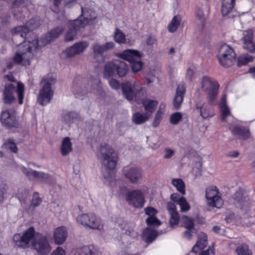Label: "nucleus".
I'll return each instance as SVG.
<instances>
[{"mask_svg":"<svg viewBox=\"0 0 255 255\" xmlns=\"http://www.w3.org/2000/svg\"><path fill=\"white\" fill-rule=\"evenodd\" d=\"M35 229L31 227L22 234H14L13 236L14 245L21 249L31 248L38 255H49L52 248L48 238L42 235L35 236Z\"/></svg>","mask_w":255,"mask_h":255,"instance_id":"f257e3e1","label":"nucleus"},{"mask_svg":"<svg viewBox=\"0 0 255 255\" xmlns=\"http://www.w3.org/2000/svg\"><path fill=\"white\" fill-rule=\"evenodd\" d=\"M104 183L107 185L113 186L116 183V180L113 176L110 175L108 177H105Z\"/></svg>","mask_w":255,"mask_h":255,"instance_id":"052dcab7","label":"nucleus"},{"mask_svg":"<svg viewBox=\"0 0 255 255\" xmlns=\"http://www.w3.org/2000/svg\"><path fill=\"white\" fill-rule=\"evenodd\" d=\"M123 93L129 101L136 98L142 89L141 84L137 81L127 82L123 84Z\"/></svg>","mask_w":255,"mask_h":255,"instance_id":"f8f14e48","label":"nucleus"},{"mask_svg":"<svg viewBox=\"0 0 255 255\" xmlns=\"http://www.w3.org/2000/svg\"><path fill=\"white\" fill-rule=\"evenodd\" d=\"M17 170L21 171L30 179H34L40 182H47L50 178L49 176L47 174L27 169L22 165H18Z\"/></svg>","mask_w":255,"mask_h":255,"instance_id":"dca6fc26","label":"nucleus"},{"mask_svg":"<svg viewBox=\"0 0 255 255\" xmlns=\"http://www.w3.org/2000/svg\"><path fill=\"white\" fill-rule=\"evenodd\" d=\"M89 218V213L81 214L79 215L77 217V222L83 226L87 227L88 219Z\"/></svg>","mask_w":255,"mask_h":255,"instance_id":"8fccbe9b","label":"nucleus"},{"mask_svg":"<svg viewBox=\"0 0 255 255\" xmlns=\"http://www.w3.org/2000/svg\"><path fill=\"white\" fill-rule=\"evenodd\" d=\"M74 22H75V20H71L68 23L69 30L65 35V40L66 41L73 40L77 34V32L82 28V27L76 28V25L75 23L73 24Z\"/></svg>","mask_w":255,"mask_h":255,"instance_id":"c756f323","label":"nucleus"},{"mask_svg":"<svg viewBox=\"0 0 255 255\" xmlns=\"http://www.w3.org/2000/svg\"><path fill=\"white\" fill-rule=\"evenodd\" d=\"M195 75L194 71L191 68H188L187 71L186 77L189 80H191Z\"/></svg>","mask_w":255,"mask_h":255,"instance_id":"338daca9","label":"nucleus"},{"mask_svg":"<svg viewBox=\"0 0 255 255\" xmlns=\"http://www.w3.org/2000/svg\"><path fill=\"white\" fill-rule=\"evenodd\" d=\"M221 112V119L223 122H226L227 117L231 116L230 110L227 105L226 96L223 95L219 104Z\"/></svg>","mask_w":255,"mask_h":255,"instance_id":"c85d7f7f","label":"nucleus"},{"mask_svg":"<svg viewBox=\"0 0 255 255\" xmlns=\"http://www.w3.org/2000/svg\"><path fill=\"white\" fill-rule=\"evenodd\" d=\"M195 107L200 111V115L203 119H208L213 117L215 113L210 106L205 104L202 101H198L196 103Z\"/></svg>","mask_w":255,"mask_h":255,"instance_id":"5701e85b","label":"nucleus"},{"mask_svg":"<svg viewBox=\"0 0 255 255\" xmlns=\"http://www.w3.org/2000/svg\"><path fill=\"white\" fill-rule=\"evenodd\" d=\"M167 210L169 214L177 213L176 205L172 202H169L167 204Z\"/></svg>","mask_w":255,"mask_h":255,"instance_id":"680f3d73","label":"nucleus"},{"mask_svg":"<svg viewBox=\"0 0 255 255\" xmlns=\"http://www.w3.org/2000/svg\"><path fill=\"white\" fill-rule=\"evenodd\" d=\"M114 64L117 74L120 77L125 76L128 71V66L125 62L120 60H115Z\"/></svg>","mask_w":255,"mask_h":255,"instance_id":"f704fd0d","label":"nucleus"},{"mask_svg":"<svg viewBox=\"0 0 255 255\" xmlns=\"http://www.w3.org/2000/svg\"><path fill=\"white\" fill-rule=\"evenodd\" d=\"M150 118V114L136 112L132 114V121L136 125H140L147 122Z\"/></svg>","mask_w":255,"mask_h":255,"instance_id":"2f4dec72","label":"nucleus"},{"mask_svg":"<svg viewBox=\"0 0 255 255\" xmlns=\"http://www.w3.org/2000/svg\"><path fill=\"white\" fill-rule=\"evenodd\" d=\"M178 204L180 206V211L182 212H186L190 209V204L184 197L181 198Z\"/></svg>","mask_w":255,"mask_h":255,"instance_id":"de8ad7c7","label":"nucleus"},{"mask_svg":"<svg viewBox=\"0 0 255 255\" xmlns=\"http://www.w3.org/2000/svg\"><path fill=\"white\" fill-rule=\"evenodd\" d=\"M0 122L2 126L10 128L18 126V120L16 111L13 109L3 110L0 115Z\"/></svg>","mask_w":255,"mask_h":255,"instance_id":"9b49d317","label":"nucleus"},{"mask_svg":"<svg viewBox=\"0 0 255 255\" xmlns=\"http://www.w3.org/2000/svg\"><path fill=\"white\" fill-rule=\"evenodd\" d=\"M89 43L86 41L76 42L67 48L63 52L67 58H71L84 52L89 47Z\"/></svg>","mask_w":255,"mask_h":255,"instance_id":"f3484780","label":"nucleus"},{"mask_svg":"<svg viewBox=\"0 0 255 255\" xmlns=\"http://www.w3.org/2000/svg\"><path fill=\"white\" fill-rule=\"evenodd\" d=\"M89 228L102 231L104 229V222L103 220L97 215H95L94 218Z\"/></svg>","mask_w":255,"mask_h":255,"instance_id":"a19ab883","label":"nucleus"},{"mask_svg":"<svg viewBox=\"0 0 255 255\" xmlns=\"http://www.w3.org/2000/svg\"><path fill=\"white\" fill-rule=\"evenodd\" d=\"M16 92L18 103L21 105L23 103L24 94V85L21 82H17L15 85L11 83L5 84L2 92V99L6 104H13L16 100L15 93Z\"/></svg>","mask_w":255,"mask_h":255,"instance_id":"20e7f679","label":"nucleus"},{"mask_svg":"<svg viewBox=\"0 0 255 255\" xmlns=\"http://www.w3.org/2000/svg\"><path fill=\"white\" fill-rule=\"evenodd\" d=\"M41 202V199L37 193H34L31 201V205L34 207L38 206Z\"/></svg>","mask_w":255,"mask_h":255,"instance_id":"13d9d810","label":"nucleus"},{"mask_svg":"<svg viewBox=\"0 0 255 255\" xmlns=\"http://www.w3.org/2000/svg\"><path fill=\"white\" fill-rule=\"evenodd\" d=\"M68 255H102V253L97 248L89 245L75 249L71 251Z\"/></svg>","mask_w":255,"mask_h":255,"instance_id":"6ab92c4d","label":"nucleus"},{"mask_svg":"<svg viewBox=\"0 0 255 255\" xmlns=\"http://www.w3.org/2000/svg\"><path fill=\"white\" fill-rule=\"evenodd\" d=\"M218 60L224 67H229L235 62L236 54L233 49L226 44H222L219 49Z\"/></svg>","mask_w":255,"mask_h":255,"instance_id":"1a4fd4ad","label":"nucleus"},{"mask_svg":"<svg viewBox=\"0 0 255 255\" xmlns=\"http://www.w3.org/2000/svg\"><path fill=\"white\" fill-rule=\"evenodd\" d=\"M81 15L73 22L76 25V28H83L88 25L93 24L97 17L95 11L91 8L81 7Z\"/></svg>","mask_w":255,"mask_h":255,"instance_id":"9d476101","label":"nucleus"},{"mask_svg":"<svg viewBox=\"0 0 255 255\" xmlns=\"http://www.w3.org/2000/svg\"><path fill=\"white\" fill-rule=\"evenodd\" d=\"M72 112H67L63 114L62 121L65 124L69 125L72 122L73 118Z\"/></svg>","mask_w":255,"mask_h":255,"instance_id":"603ef678","label":"nucleus"},{"mask_svg":"<svg viewBox=\"0 0 255 255\" xmlns=\"http://www.w3.org/2000/svg\"><path fill=\"white\" fill-rule=\"evenodd\" d=\"M182 17L181 15L177 14L174 16L168 24L167 29L170 33L175 32L181 25Z\"/></svg>","mask_w":255,"mask_h":255,"instance_id":"473e14b6","label":"nucleus"},{"mask_svg":"<svg viewBox=\"0 0 255 255\" xmlns=\"http://www.w3.org/2000/svg\"><path fill=\"white\" fill-rule=\"evenodd\" d=\"M142 103L146 111L145 113L150 114L151 117L158 105V101L154 100L146 99L142 100Z\"/></svg>","mask_w":255,"mask_h":255,"instance_id":"7c9ffc66","label":"nucleus"},{"mask_svg":"<svg viewBox=\"0 0 255 255\" xmlns=\"http://www.w3.org/2000/svg\"><path fill=\"white\" fill-rule=\"evenodd\" d=\"M186 88L184 84H179L176 89L175 95L173 100V105L175 108H180L184 99Z\"/></svg>","mask_w":255,"mask_h":255,"instance_id":"a878e982","label":"nucleus"},{"mask_svg":"<svg viewBox=\"0 0 255 255\" xmlns=\"http://www.w3.org/2000/svg\"><path fill=\"white\" fill-rule=\"evenodd\" d=\"M8 186L5 184L0 185V203L4 199L5 196L7 193Z\"/></svg>","mask_w":255,"mask_h":255,"instance_id":"4d7b16f0","label":"nucleus"},{"mask_svg":"<svg viewBox=\"0 0 255 255\" xmlns=\"http://www.w3.org/2000/svg\"><path fill=\"white\" fill-rule=\"evenodd\" d=\"M63 31V29L61 27L54 28L47 33L39 41H41L43 45L47 44L58 37V36L62 33Z\"/></svg>","mask_w":255,"mask_h":255,"instance_id":"cd10ccee","label":"nucleus"},{"mask_svg":"<svg viewBox=\"0 0 255 255\" xmlns=\"http://www.w3.org/2000/svg\"><path fill=\"white\" fill-rule=\"evenodd\" d=\"M157 236V232L155 230L149 228L145 229L142 234L143 240L147 243H152Z\"/></svg>","mask_w":255,"mask_h":255,"instance_id":"c9c22d12","label":"nucleus"},{"mask_svg":"<svg viewBox=\"0 0 255 255\" xmlns=\"http://www.w3.org/2000/svg\"><path fill=\"white\" fill-rule=\"evenodd\" d=\"M2 148L5 149H9L11 152L16 153L17 152V148L15 143L11 139H8L5 141L2 145Z\"/></svg>","mask_w":255,"mask_h":255,"instance_id":"a18cd8bd","label":"nucleus"},{"mask_svg":"<svg viewBox=\"0 0 255 255\" xmlns=\"http://www.w3.org/2000/svg\"><path fill=\"white\" fill-rule=\"evenodd\" d=\"M207 246V236L201 232L198 235L196 244L193 247L192 251L187 255H196L199 250H203Z\"/></svg>","mask_w":255,"mask_h":255,"instance_id":"b1692460","label":"nucleus"},{"mask_svg":"<svg viewBox=\"0 0 255 255\" xmlns=\"http://www.w3.org/2000/svg\"><path fill=\"white\" fill-rule=\"evenodd\" d=\"M143 55L141 52L135 49H127L116 54L117 57L128 61L129 63L136 59L141 58Z\"/></svg>","mask_w":255,"mask_h":255,"instance_id":"aec40b11","label":"nucleus"},{"mask_svg":"<svg viewBox=\"0 0 255 255\" xmlns=\"http://www.w3.org/2000/svg\"><path fill=\"white\" fill-rule=\"evenodd\" d=\"M254 57L249 54H243L240 55L238 58V65L241 66L247 64L253 61Z\"/></svg>","mask_w":255,"mask_h":255,"instance_id":"79ce46f5","label":"nucleus"},{"mask_svg":"<svg viewBox=\"0 0 255 255\" xmlns=\"http://www.w3.org/2000/svg\"><path fill=\"white\" fill-rule=\"evenodd\" d=\"M17 198L19 199V200L21 202L23 198H27L28 196V193L26 190H21V193H20V191L17 194Z\"/></svg>","mask_w":255,"mask_h":255,"instance_id":"69168bd1","label":"nucleus"},{"mask_svg":"<svg viewBox=\"0 0 255 255\" xmlns=\"http://www.w3.org/2000/svg\"><path fill=\"white\" fill-rule=\"evenodd\" d=\"M38 26V23L36 20L31 19L26 23V26H17L11 30L13 34L14 39H16L19 37L24 38L30 31L37 27Z\"/></svg>","mask_w":255,"mask_h":255,"instance_id":"2eb2a0df","label":"nucleus"},{"mask_svg":"<svg viewBox=\"0 0 255 255\" xmlns=\"http://www.w3.org/2000/svg\"><path fill=\"white\" fill-rule=\"evenodd\" d=\"M68 235L67 229L65 226L56 228L53 231V238L56 244H63L66 240Z\"/></svg>","mask_w":255,"mask_h":255,"instance_id":"412c9836","label":"nucleus"},{"mask_svg":"<svg viewBox=\"0 0 255 255\" xmlns=\"http://www.w3.org/2000/svg\"><path fill=\"white\" fill-rule=\"evenodd\" d=\"M115 40L119 43H125L126 42L125 34L119 29L116 28L114 32Z\"/></svg>","mask_w":255,"mask_h":255,"instance_id":"c03bdc74","label":"nucleus"},{"mask_svg":"<svg viewBox=\"0 0 255 255\" xmlns=\"http://www.w3.org/2000/svg\"><path fill=\"white\" fill-rule=\"evenodd\" d=\"M172 184L176 190L182 195L185 194V185L184 181L180 178H174L172 180Z\"/></svg>","mask_w":255,"mask_h":255,"instance_id":"58836bf2","label":"nucleus"},{"mask_svg":"<svg viewBox=\"0 0 255 255\" xmlns=\"http://www.w3.org/2000/svg\"><path fill=\"white\" fill-rule=\"evenodd\" d=\"M161 106L162 105L159 107L155 116L154 120L152 123V126L153 127H157L159 125L162 119V116L163 115V112L161 111Z\"/></svg>","mask_w":255,"mask_h":255,"instance_id":"09e8293b","label":"nucleus"},{"mask_svg":"<svg viewBox=\"0 0 255 255\" xmlns=\"http://www.w3.org/2000/svg\"><path fill=\"white\" fill-rule=\"evenodd\" d=\"M98 157L103 164L108 169L115 168L117 162V154L112 147L107 143L102 144L98 149Z\"/></svg>","mask_w":255,"mask_h":255,"instance_id":"39448f33","label":"nucleus"},{"mask_svg":"<svg viewBox=\"0 0 255 255\" xmlns=\"http://www.w3.org/2000/svg\"><path fill=\"white\" fill-rule=\"evenodd\" d=\"M235 253L237 255H252V252L250 250L249 246L245 244H242L239 245L236 249Z\"/></svg>","mask_w":255,"mask_h":255,"instance_id":"ea45409f","label":"nucleus"},{"mask_svg":"<svg viewBox=\"0 0 255 255\" xmlns=\"http://www.w3.org/2000/svg\"><path fill=\"white\" fill-rule=\"evenodd\" d=\"M200 86L207 95L209 103L211 105L214 104L219 88L217 82L210 77H203L200 83Z\"/></svg>","mask_w":255,"mask_h":255,"instance_id":"0eeeda50","label":"nucleus"},{"mask_svg":"<svg viewBox=\"0 0 255 255\" xmlns=\"http://www.w3.org/2000/svg\"><path fill=\"white\" fill-rule=\"evenodd\" d=\"M51 255H66V252L61 247H57L51 253Z\"/></svg>","mask_w":255,"mask_h":255,"instance_id":"e2e57ef3","label":"nucleus"},{"mask_svg":"<svg viewBox=\"0 0 255 255\" xmlns=\"http://www.w3.org/2000/svg\"><path fill=\"white\" fill-rule=\"evenodd\" d=\"M131 68L133 73H137L140 71L143 67V62L141 58L136 59L131 63Z\"/></svg>","mask_w":255,"mask_h":255,"instance_id":"49530a36","label":"nucleus"},{"mask_svg":"<svg viewBox=\"0 0 255 255\" xmlns=\"http://www.w3.org/2000/svg\"><path fill=\"white\" fill-rule=\"evenodd\" d=\"M182 118V115L181 113H174L170 116V122L173 125H176L181 120Z\"/></svg>","mask_w":255,"mask_h":255,"instance_id":"3c124183","label":"nucleus"},{"mask_svg":"<svg viewBox=\"0 0 255 255\" xmlns=\"http://www.w3.org/2000/svg\"><path fill=\"white\" fill-rule=\"evenodd\" d=\"M229 129L233 134L239 135L244 139H246L250 136L249 131L246 128H242L239 127L231 125L229 127Z\"/></svg>","mask_w":255,"mask_h":255,"instance_id":"4c0bfd02","label":"nucleus"},{"mask_svg":"<svg viewBox=\"0 0 255 255\" xmlns=\"http://www.w3.org/2000/svg\"><path fill=\"white\" fill-rule=\"evenodd\" d=\"M114 47V44L112 42L106 43L104 45H100L98 43H95L93 45V50L94 53V58H97V56L100 57V60H103L102 54L106 50L111 49Z\"/></svg>","mask_w":255,"mask_h":255,"instance_id":"393cba45","label":"nucleus"},{"mask_svg":"<svg viewBox=\"0 0 255 255\" xmlns=\"http://www.w3.org/2000/svg\"><path fill=\"white\" fill-rule=\"evenodd\" d=\"M145 214L148 217L146 220V222L148 226L158 227L161 225L160 221L157 219L156 215L157 211L152 207H147L144 209Z\"/></svg>","mask_w":255,"mask_h":255,"instance_id":"4be33fe9","label":"nucleus"},{"mask_svg":"<svg viewBox=\"0 0 255 255\" xmlns=\"http://www.w3.org/2000/svg\"><path fill=\"white\" fill-rule=\"evenodd\" d=\"M135 225L133 223L124 222L120 225L123 234L128 236L132 238L137 236V233L134 230Z\"/></svg>","mask_w":255,"mask_h":255,"instance_id":"bb28decb","label":"nucleus"},{"mask_svg":"<svg viewBox=\"0 0 255 255\" xmlns=\"http://www.w3.org/2000/svg\"><path fill=\"white\" fill-rule=\"evenodd\" d=\"M205 198L207 205L212 208H220L224 204L222 194L216 186L211 185L206 189Z\"/></svg>","mask_w":255,"mask_h":255,"instance_id":"6e6552de","label":"nucleus"},{"mask_svg":"<svg viewBox=\"0 0 255 255\" xmlns=\"http://www.w3.org/2000/svg\"><path fill=\"white\" fill-rule=\"evenodd\" d=\"M109 84L111 87L114 89H118L120 87V83L117 80L114 79H112L109 80Z\"/></svg>","mask_w":255,"mask_h":255,"instance_id":"0e129e2a","label":"nucleus"},{"mask_svg":"<svg viewBox=\"0 0 255 255\" xmlns=\"http://www.w3.org/2000/svg\"><path fill=\"white\" fill-rule=\"evenodd\" d=\"M183 197L180 196L177 193H173L171 194V200L174 202L177 203V204L179 203V201H180L181 198H182Z\"/></svg>","mask_w":255,"mask_h":255,"instance_id":"774afa93","label":"nucleus"},{"mask_svg":"<svg viewBox=\"0 0 255 255\" xmlns=\"http://www.w3.org/2000/svg\"><path fill=\"white\" fill-rule=\"evenodd\" d=\"M72 91L76 97L79 99H82L88 93L100 94L102 91L100 79L98 77H90L84 83L81 80H74Z\"/></svg>","mask_w":255,"mask_h":255,"instance_id":"7ed1b4c3","label":"nucleus"},{"mask_svg":"<svg viewBox=\"0 0 255 255\" xmlns=\"http://www.w3.org/2000/svg\"><path fill=\"white\" fill-rule=\"evenodd\" d=\"M60 150L61 154L63 156L67 155L72 151V143L69 137H66L63 139L61 142Z\"/></svg>","mask_w":255,"mask_h":255,"instance_id":"e433bc0d","label":"nucleus"},{"mask_svg":"<svg viewBox=\"0 0 255 255\" xmlns=\"http://www.w3.org/2000/svg\"><path fill=\"white\" fill-rule=\"evenodd\" d=\"M183 226L188 230H192L194 226L193 221L186 216L184 217L183 218Z\"/></svg>","mask_w":255,"mask_h":255,"instance_id":"5fc2aeb1","label":"nucleus"},{"mask_svg":"<svg viewBox=\"0 0 255 255\" xmlns=\"http://www.w3.org/2000/svg\"><path fill=\"white\" fill-rule=\"evenodd\" d=\"M170 218V224L171 226L177 225L179 222V215L178 213L171 214Z\"/></svg>","mask_w":255,"mask_h":255,"instance_id":"6e6d98bb","label":"nucleus"},{"mask_svg":"<svg viewBox=\"0 0 255 255\" xmlns=\"http://www.w3.org/2000/svg\"><path fill=\"white\" fill-rule=\"evenodd\" d=\"M197 23L198 24L203 26L205 23V17L203 12L201 10H199L196 14Z\"/></svg>","mask_w":255,"mask_h":255,"instance_id":"864d4df0","label":"nucleus"},{"mask_svg":"<svg viewBox=\"0 0 255 255\" xmlns=\"http://www.w3.org/2000/svg\"><path fill=\"white\" fill-rule=\"evenodd\" d=\"M115 67L114 61L109 62L106 63L105 66L104 75L106 78H109L114 74Z\"/></svg>","mask_w":255,"mask_h":255,"instance_id":"37998d69","label":"nucleus"},{"mask_svg":"<svg viewBox=\"0 0 255 255\" xmlns=\"http://www.w3.org/2000/svg\"><path fill=\"white\" fill-rule=\"evenodd\" d=\"M55 82V79L51 75H47L43 78L42 87L37 96V102L40 105L45 106L50 103L53 96L51 86Z\"/></svg>","mask_w":255,"mask_h":255,"instance_id":"423d86ee","label":"nucleus"},{"mask_svg":"<svg viewBox=\"0 0 255 255\" xmlns=\"http://www.w3.org/2000/svg\"><path fill=\"white\" fill-rule=\"evenodd\" d=\"M147 189L142 191L139 189L133 190L128 192L126 194V201L130 205L136 208H141L145 203L144 192Z\"/></svg>","mask_w":255,"mask_h":255,"instance_id":"ddd939ff","label":"nucleus"},{"mask_svg":"<svg viewBox=\"0 0 255 255\" xmlns=\"http://www.w3.org/2000/svg\"><path fill=\"white\" fill-rule=\"evenodd\" d=\"M236 0H223L222 5V13L226 16L233 12Z\"/></svg>","mask_w":255,"mask_h":255,"instance_id":"72a5a7b5","label":"nucleus"},{"mask_svg":"<svg viewBox=\"0 0 255 255\" xmlns=\"http://www.w3.org/2000/svg\"><path fill=\"white\" fill-rule=\"evenodd\" d=\"M241 42L244 49L250 53H255V42L254 40L253 31L252 29L243 31Z\"/></svg>","mask_w":255,"mask_h":255,"instance_id":"a211bd4d","label":"nucleus"},{"mask_svg":"<svg viewBox=\"0 0 255 255\" xmlns=\"http://www.w3.org/2000/svg\"><path fill=\"white\" fill-rule=\"evenodd\" d=\"M174 153L175 151L173 149L169 148H166L164 149L163 157L165 159H169L173 156Z\"/></svg>","mask_w":255,"mask_h":255,"instance_id":"bf43d9fd","label":"nucleus"},{"mask_svg":"<svg viewBox=\"0 0 255 255\" xmlns=\"http://www.w3.org/2000/svg\"><path fill=\"white\" fill-rule=\"evenodd\" d=\"M26 38L22 43L18 44V51L13 58L16 63L24 66L30 65L34 53L39 47V41L35 35L31 34V40L28 37Z\"/></svg>","mask_w":255,"mask_h":255,"instance_id":"f03ea898","label":"nucleus"},{"mask_svg":"<svg viewBox=\"0 0 255 255\" xmlns=\"http://www.w3.org/2000/svg\"><path fill=\"white\" fill-rule=\"evenodd\" d=\"M123 174L130 183L137 184L142 179L143 172L140 167L131 165L124 168Z\"/></svg>","mask_w":255,"mask_h":255,"instance_id":"4468645a","label":"nucleus"}]
</instances>
